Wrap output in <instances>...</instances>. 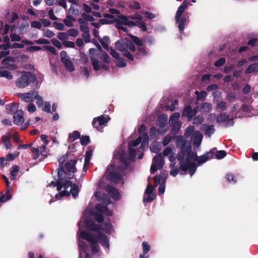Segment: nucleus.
<instances>
[{
  "mask_svg": "<svg viewBox=\"0 0 258 258\" xmlns=\"http://www.w3.org/2000/svg\"><path fill=\"white\" fill-rule=\"evenodd\" d=\"M167 175V173L166 172H162L159 176H156L154 178V182L156 185L158 184H160L158 188V194L159 195L163 194L165 191V182Z\"/></svg>",
  "mask_w": 258,
  "mask_h": 258,
  "instance_id": "obj_14",
  "label": "nucleus"
},
{
  "mask_svg": "<svg viewBox=\"0 0 258 258\" xmlns=\"http://www.w3.org/2000/svg\"><path fill=\"white\" fill-rule=\"evenodd\" d=\"M226 155V152L223 150L219 151L216 153V157L218 159L223 158Z\"/></svg>",
  "mask_w": 258,
  "mask_h": 258,
  "instance_id": "obj_55",
  "label": "nucleus"
},
{
  "mask_svg": "<svg viewBox=\"0 0 258 258\" xmlns=\"http://www.w3.org/2000/svg\"><path fill=\"white\" fill-rule=\"evenodd\" d=\"M102 229L103 231H104L107 233L111 232V231L112 230V226L110 223L107 222L103 224V227L102 228Z\"/></svg>",
  "mask_w": 258,
  "mask_h": 258,
  "instance_id": "obj_48",
  "label": "nucleus"
},
{
  "mask_svg": "<svg viewBox=\"0 0 258 258\" xmlns=\"http://www.w3.org/2000/svg\"><path fill=\"white\" fill-rule=\"evenodd\" d=\"M100 41L103 48L108 50V44L109 43V37L107 36H104L102 39L100 40Z\"/></svg>",
  "mask_w": 258,
  "mask_h": 258,
  "instance_id": "obj_38",
  "label": "nucleus"
},
{
  "mask_svg": "<svg viewBox=\"0 0 258 258\" xmlns=\"http://www.w3.org/2000/svg\"><path fill=\"white\" fill-rule=\"evenodd\" d=\"M74 19H72L70 17H68L67 19H64L63 23L65 25L68 27H72L73 26V21Z\"/></svg>",
  "mask_w": 258,
  "mask_h": 258,
  "instance_id": "obj_53",
  "label": "nucleus"
},
{
  "mask_svg": "<svg viewBox=\"0 0 258 258\" xmlns=\"http://www.w3.org/2000/svg\"><path fill=\"white\" fill-rule=\"evenodd\" d=\"M19 170V168L17 165H14L12 167V170L11 171L10 179L13 180L14 179L17 174Z\"/></svg>",
  "mask_w": 258,
  "mask_h": 258,
  "instance_id": "obj_42",
  "label": "nucleus"
},
{
  "mask_svg": "<svg viewBox=\"0 0 258 258\" xmlns=\"http://www.w3.org/2000/svg\"><path fill=\"white\" fill-rule=\"evenodd\" d=\"M180 117V114L178 112H175L173 113L169 118V123H172L176 122H180L178 121V119Z\"/></svg>",
  "mask_w": 258,
  "mask_h": 258,
  "instance_id": "obj_41",
  "label": "nucleus"
},
{
  "mask_svg": "<svg viewBox=\"0 0 258 258\" xmlns=\"http://www.w3.org/2000/svg\"><path fill=\"white\" fill-rule=\"evenodd\" d=\"M3 141L4 143L7 148H11L12 144L10 141L9 137L8 136H4L3 137Z\"/></svg>",
  "mask_w": 258,
  "mask_h": 258,
  "instance_id": "obj_47",
  "label": "nucleus"
},
{
  "mask_svg": "<svg viewBox=\"0 0 258 258\" xmlns=\"http://www.w3.org/2000/svg\"><path fill=\"white\" fill-rule=\"evenodd\" d=\"M32 78V75L29 72L24 73L20 78L16 81V85L19 88H24L27 86Z\"/></svg>",
  "mask_w": 258,
  "mask_h": 258,
  "instance_id": "obj_16",
  "label": "nucleus"
},
{
  "mask_svg": "<svg viewBox=\"0 0 258 258\" xmlns=\"http://www.w3.org/2000/svg\"><path fill=\"white\" fill-rule=\"evenodd\" d=\"M84 225L87 229L95 231H98L100 229L98 226L94 224V221L88 218L86 213L84 214L81 221L78 223L79 230L78 234L79 237V246L80 247V256H82L83 253H85V258H91L89 254L87 253H86V250L87 247L85 243L81 240V238L85 239L90 243L92 252L93 254L99 251V246L97 244L98 241L99 242L102 246L109 249V245L106 236L99 233L98 237H95L89 233L81 230L82 227H83Z\"/></svg>",
  "mask_w": 258,
  "mask_h": 258,
  "instance_id": "obj_2",
  "label": "nucleus"
},
{
  "mask_svg": "<svg viewBox=\"0 0 258 258\" xmlns=\"http://www.w3.org/2000/svg\"><path fill=\"white\" fill-rule=\"evenodd\" d=\"M197 113V110L192 109L190 106H187L185 107L183 115L186 116L188 118H191Z\"/></svg>",
  "mask_w": 258,
  "mask_h": 258,
  "instance_id": "obj_28",
  "label": "nucleus"
},
{
  "mask_svg": "<svg viewBox=\"0 0 258 258\" xmlns=\"http://www.w3.org/2000/svg\"><path fill=\"white\" fill-rule=\"evenodd\" d=\"M188 3L186 2H184L181 6H180L175 16V20L176 22L178 24V28L180 31H182L184 28V26L186 23V19L185 18H181V15L185 11V9L187 8Z\"/></svg>",
  "mask_w": 258,
  "mask_h": 258,
  "instance_id": "obj_11",
  "label": "nucleus"
},
{
  "mask_svg": "<svg viewBox=\"0 0 258 258\" xmlns=\"http://www.w3.org/2000/svg\"><path fill=\"white\" fill-rule=\"evenodd\" d=\"M67 154L63 155L58 159L59 170L58 171V179L56 183L51 182L49 186H57V190L59 194L56 195V198L68 196L71 194L74 197L78 196V186L76 184V179L74 178V173L77 169L75 165L77 160H68Z\"/></svg>",
  "mask_w": 258,
  "mask_h": 258,
  "instance_id": "obj_1",
  "label": "nucleus"
},
{
  "mask_svg": "<svg viewBox=\"0 0 258 258\" xmlns=\"http://www.w3.org/2000/svg\"><path fill=\"white\" fill-rule=\"evenodd\" d=\"M32 27L40 29L42 27V24L40 22L37 21H33L30 23Z\"/></svg>",
  "mask_w": 258,
  "mask_h": 258,
  "instance_id": "obj_52",
  "label": "nucleus"
},
{
  "mask_svg": "<svg viewBox=\"0 0 258 258\" xmlns=\"http://www.w3.org/2000/svg\"><path fill=\"white\" fill-rule=\"evenodd\" d=\"M78 19H82L83 21L86 22L88 21L92 22L94 20V19L92 16L87 15L85 13H83L81 16V18H80Z\"/></svg>",
  "mask_w": 258,
  "mask_h": 258,
  "instance_id": "obj_44",
  "label": "nucleus"
},
{
  "mask_svg": "<svg viewBox=\"0 0 258 258\" xmlns=\"http://www.w3.org/2000/svg\"><path fill=\"white\" fill-rule=\"evenodd\" d=\"M106 190L114 200H118L119 199L120 194L117 189L114 187L107 185L106 187Z\"/></svg>",
  "mask_w": 258,
  "mask_h": 258,
  "instance_id": "obj_23",
  "label": "nucleus"
},
{
  "mask_svg": "<svg viewBox=\"0 0 258 258\" xmlns=\"http://www.w3.org/2000/svg\"><path fill=\"white\" fill-rule=\"evenodd\" d=\"M258 71V63H253L250 65L246 70V74H250Z\"/></svg>",
  "mask_w": 258,
  "mask_h": 258,
  "instance_id": "obj_34",
  "label": "nucleus"
},
{
  "mask_svg": "<svg viewBox=\"0 0 258 258\" xmlns=\"http://www.w3.org/2000/svg\"><path fill=\"white\" fill-rule=\"evenodd\" d=\"M41 49V47L38 46H32L27 48V51L28 52L37 51Z\"/></svg>",
  "mask_w": 258,
  "mask_h": 258,
  "instance_id": "obj_64",
  "label": "nucleus"
},
{
  "mask_svg": "<svg viewBox=\"0 0 258 258\" xmlns=\"http://www.w3.org/2000/svg\"><path fill=\"white\" fill-rule=\"evenodd\" d=\"M104 17L106 19L100 20L99 23H92V25L95 27H99L100 24L110 23L115 20L114 17L110 14H105Z\"/></svg>",
  "mask_w": 258,
  "mask_h": 258,
  "instance_id": "obj_19",
  "label": "nucleus"
},
{
  "mask_svg": "<svg viewBox=\"0 0 258 258\" xmlns=\"http://www.w3.org/2000/svg\"><path fill=\"white\" fill-rule=\"evenodd\" d=\"M131 37L134 43L139 46V48L138 49V51H140L141 54L146 55L147 54V52L144 47L143 46V43L142 41H141L138 37L136 36H132Z\"/></svg>",
  "mask_w": 258,
  "mask_h": 258,
  "instance_id": "obj_27",
  "label": "nucleus"
},
{
  "mask_svg": "<svg viewBox=\"0 0 258 258\" xmlns=\"http://www.w3.org/2000/svg\"><path fill=\"white\" fill-rule=\"evenodd\" d=\"M10 36L12 41H20L21 39V37L16 33L12 34Z\"/></svg>",
  "mask_w": 258,
  "mask_h": 258,
  "instance_id": "obj_59",
  "label": "nucleus"
},
{
  "mask_svg": "<svg viewBox=\"0 0 258 258\" xmlns=\"http://www.w3.org/2000/svg\"><path fill=\"white\" fill-rule=\"evenodd\" d=\"M37 100L36 103L38 106H40L43 105V99L42 98L39 96L37 92L34 94V98Z\"/></svg>",
  "mask_w": 258,
  "mask_h": 258,
  "instance_id": "obj_49",
  "label": "nucleus"
},
{
  "mask_svg": "<svg viewBox=\"0 0 258 258\" xmlns=\"http://www.w3.org/2000/svg\"><path fill=\"white\" fill-rule=\"evenodd\" d=\"M109 119L110 118L108 115H101L93 119L92 124L97 130L101 131Z\"/></svg>",
  "mask_w": 258,
  "mask_h": 258,
  "instance_id": "obj_13",
  "label": "nucleus"
},
{
  "mask_svg": "<svg viewBox=\"0 0 258 258\" xmlns=\"http://www.w3.org/2000/svg\"><path fill=\"white\" fill-rule=\"evenodd\" d=\"M57 37L61 40H64L68 39V35L66 33L59 32L57 34Z\"/></svg>",
  "mask_w": 258,
  "mask_h": 258,
  "instance_id": "obj_61",
  "label": "nucleus"
},
{
  "mask_svg": "<svg viewBox=\"0 0 258 258\" xmlns=\"http://www.w3.org/2000/svg\"><path fill=\"white\" fill-rule=\"evenodd\" d=\"M18 108V104L16 103L11 104L7 106V110L8 112L12 113Z\"/></svg>",
  "mask_w": 258,
  "mask_h": 258,
  "instance_id": "obj_45",
  "label": "nucleus"
},
{
  "mask_svg": "<svg viewBox=\"0 0 258 258\" xmlns=\"http://www.w3.org/2000/svg\"><path fill=\"white\" fill-rule=\"evenodd\" d=\"M143 16L148 19H153L155 17V16L153 14L147 12L142 13V15L137 14L131 18L132 19L136 20V22L135 23L130 20L127 17L121 16L116 23V27L124 32H126L127 30L125 27L126 26L133 27L135 25H138L143 31H146V26L145 23L142 20Z\"/></svg>",
  "mask_w": 258,
  "mask_h": 258,
  "instance_id": "obj_5",
  "label": "nucleus"
},
{
  "mask_svg": "<svg viewBox=\"0 0 258 258\" xmlns=\"http://www.w3.org/2000/svg\"><path fill=\"white\" fill-rule=\"evenodd\" d=\"M172 137L170 135L165 136L162 140V144L164 146L167 145L171 141Z\"/></svg>",
  "mask_w": 258,
  "mask_h": 258,
  "instance_id": "obj_56",
  "label": "nucleus"
},
{
  "mask_svg": "<svg viewBox=\"0 0 258 258\" xmlns=\"http://www.w3.org/2000/svg\"><path fill=\"white\" fill-rule=\"evenodd\" d=\"M212 108V105L211 103L205 102L202 104L200 107V110L203 113H207L210 112Z\"/></svg>",
  "mask_w": 258,
  "mask_h": 258,
  "instance_id": "obj_32",
  "label": "nucleus"
},
{
  "mask_svg": "<svg viewBox=\"0 0 258 258\" xmlns=\"http://www.w3.org/2000/svg\"><path fill=\"white\" fill-rule=\"evenodd\" d=\"M43 35L47 38H52L54 36V33L50 30L46 29L44 30Z\"/></svg>",
  "mask_w": 258,
  "mask_h": 258,
  "instance_id": "obj_54",
  "label": "nucleus"
},
{
  "mask_svg": "<svg viewBox=\"0 0 258 258\" xmlns=\"http://www.w3.org/2000/svg\"><path fill=\"white\" fill-rule=\"evenodd\" d=\"M42 106V109L47 112H50V103L48 102H44Z\"/></svg>",
  "mask_w": 258,
  "mask_h": 258,
  "instance_id": "obj_50",
  "label": "nucleus"
},
{
  "mask_svg": "<svg viewBox=\"0 0 258 258\" xmlns=\"http://www.w3.org/2000/svg\"><path fill=\"white\" fill-rule=\"evenodd\" d=\"M78 0H68V2L72 3V6L69 10L70 14L73 16H77L79 14V10L77 8L78 7L77 2Z\"/></svg>",
  "mask_w": 258,
  "mask_h": 258,
  "instance_id": "obj_24",
  "label": "nucleus"
},
{
  "mask_svg": "<svg viewBox=\"0 0 258 258\" xmlns=\"http://www.w3.org/2000/svg\"><path fill=\"white\" fill-rule=\"evenodd\" d=\"M93 151L92 149H89L86 152L85 157V163L84 164L83 171L86 172L87 170V166L89 164L90 160L92 156Z\"/></svg>",
  "mask_w": 258,
  "mask_h": 258,
  "instance_id": "obj_29",
  "label": "nucleus"
},
{
  "mask_svg": "<svg viewBox=\"0 0 258 258\" xmlns=\"http://www.w3.org/2000/svg\"><path fill=\"white\" fill-rule=\"evenodd\" d=\"M131 37L134 43L139 46V48L138 49V51H140L141 54L146 55L147 54V52L144 47L143 46V43L142 41H141L138 37L136 36H132Z\"/></svg>",
  "mask_w": 258,
  "mask_h": 258,
  "instance_id": "obj_26",
  "label": "nucleus"
},
{
  "mask_svg": "<svg viewBox=\"0 0 258 258\" xmlns=\"http://www.w3.org/2000/svg\"><path fill=\"white\" fill-rule=\"evenodd\" d=\"M114 161L116 163L119 162L120 166L111 164L109 166L106 171V176L110 181L119 183L121 180V176L118 171L126 167L127 165V158L124 151L119 149L116 150L114 155Z\"/></svg>",
  "mask_w": 258,
  "mask_h": 258,
  "instance_id": "obj_4",
  "label": "nucleus"
},
{
  "mask_svg": "<svg viewBox=\"0 0 258 258\" xmlns=\"http://www.w3.org/2000/svg\"><path fill=\"white\" fill-rule=\"evenodd\" d=\"M143 249V253L144 254H146L150 250V246L148 244L147 242H143L142 243Z\"/></svg>",
  "mask_w": 258,
  "mask_h": 258,
  "instance_id": "obj_58",
  "label": "nucleus"
},
{
  "mask_svg": "<svg viewBox=\"0 0 258 258\" xmlns=\"http://www.w3.org/2000/svg\"><path fill=\"white\" fill-rule=\"evenodd\" d=\"M217 110L218 111H223L226 108V103L224 101H221L217 104Z\"/></svg>",
  "mask_w": 258,
  "mask_h": 258,
  "instance_id": "obj_46",
  "label": "nucleus"
},
{
  "mask_svg": "<svg viewBox=\"0 0 258 258\" xmlns=\"http://www.w3.org/2000/svg\"><path fill=\"white\" fill-rule=\"evenodd\" d=\"M169 124L172 126L171 132L174 134L177 133L181 125V122H176Z\"/></svg>",
  "mask_w": 258,
  "mask_h": 258,
  "instance_id": "obj_33",
  "label": "nucleus"
},
{
  "mask_svg": "<svg viewBox=\"0 0 258 258\" xmlns=\"http://www.w3.org/2000/svg\"><path fill=\"white\" fill-rule=\"evenodd\" d=\"M65 67L70 72H72L74 70V67L70 59H67L62 62Z\"/></svg>",
  "mask_w": 258,
  "mask_h": 258,
  "instance_id": "obj_39",
  "label": "nucleus"
},
{
  "mask_svg": "<svg viewBox=\"0 0 258 258\" xmlns=\"http://www.w3.org/2000/svg\"><path fill=\"white\" fill-rule=\"evenodd\" d=\"M80 136V133L78 131H74L73 133L69 135V141L70 142H73L77 139L79 138Z\"/></svg>",
  "mask_w": 258,
  "mask_h": 258,
  "instance_id": "obj_37",
  "label": "nucleus"
},
{
  "mask_svg": "<svg viewBox=\"0 0 258 258\" xmlns=\"http://www.w3.org/2000/svg\"><path fill=\"white\" fill-rule=\"evenodd\" d=\"M176 145V147L181 150L177 156V159L180 161V168L183 171H188L191 176L193 175L197 169L196 161L200 165L206 162L209 159V154L197 157L196 154L190 151V142L186 141L183 136H179L177 138Z\"/></svg>",
  "mask_w": 258,
  "mask_h": 258,
  "instance_id": "obj_3",
  "label": "nucleus"
},
{
  "mask_svg": "<svg viewBox=\"0 0 258 258\" xmlns=\"http://www.w3.org/2000/svg\"><path fill=\"white\" fill-rule=\"evenodd\" d=\"M201 130L205 132V136L208 137H210L215 132L214 126L213 125L203 124Z\"/></svg>",
  "mask_w": 258,
  "mask_h": 258,
  "instance_id": "obj_25",
  "label": "nucleus"
},
{
  "mask_svg": "<svg viewBox=\"0 0 258 258\" xmlns=\"http://www.w3.org/2000/svg\"><path fill=\"white\" fill-rule=\"evenodd\" d=\"M35 92H30L27 93H19L18 97L22 100L26 102H32L34 98Z\"/></svg>",
  "mask_w": 258,
  "mask_h": 258,
  "instance_id": "obj_22",
  "label": "nucleus"
},
{
  "mask_svg": "<svg viewBox=\"0 0 258 258\" xmlns=\"http://www.w3.org/2000/svg\"><path fill=\"white\" fill-rule=\"evenodd\" d=\"M0 77H5L8 80H11L13 79V76L11 73L8 71L4 69L0 70Z\"/></svg>",
  "mask_w": 258,
  "mask_h": 258,
  "instance_id": "obj_35",
  "label": "nucleus"
},
{
  "mask_svg": "<svg viewBox=\"0 0 258 258\" xmlns=\"http://www.w3.org/2000/svg\"><path fill=\"white\" fill-rule=\"evenodd\" d=\"M195 94L197 96L198 100H201L207 96V93L205 91H202L199 92L198 91H195Z\"/></svg>",
  "mask_w": 258,
  "mask_h": 258,
  "instance_id": "obj_51",
  "label": "nucleus"
},
{
  "mask_svg": "<svg viewBox=\"0 0 258 258\" xmlns=\"http://www.w3.org/2000/svg\"><path fill=\"white\" fill-rule=\"evenodd\" d=\"M23 115V111L21 110H18L15 112L13 116L14 122L17 125L23 123L24 120Z\"/></svg>",
  "mask_w": 258,
  "mask_h": 258,
  "instance_id": "obj_21",
  "label": "nucleus"
},
{
  "mask_svg": "<svg viewBox=\"0 0 258 258\" xmlns=\"http://www.w3.org/2000/svg\"><path fill=\"white\" fill-rule=\"evenodd\" d=\"M96 213L94 217L97 221L100 223L103 220L102 215L104 214L106 216H110L111 212L109 211L106 206H102L100 204H97L95 208Z\"/></svg>",
  "mask_w": 258,
  "mask_h": 258,
  "instance_id": "obj_12",
  "label": "nucleus"
},
{
  "mask_svg": "<svg viewBox=\"0 0 258 258\" xmlns=\"http://www.w3.org/2000/svg\"><path fill=\"white\" fill-rule=\"evenodd\" d=\"M194 130L193 126H188L185 132L184 136L187 137L191 136V139L193 141V146L195 148H198L200 145L203 137L199 131Z\"/></svg>",
  "mask_w": 258,
  "mask_h": 258,
  "instance_id": "obj_9",
  "label": "nucleus"
},
{
  "mask_svg": "<svg viewBox=\"0 0 258 258\" xmlns=\"http://www.w3.org/2000/svg\"><path fill=\"white\" fill-rule=\"evenodd\" d=\"M146 127L142 124L139 128V133L143 137H139L135 141L129 144V156L131 160L134 159L137 152L136 147L141 143L140 148L144 150L147 149L149 144V137L148 134L146 133Z\"/></svg>",
  "mask_w": 258,
  "mask_h": 258,
  "instance_id": "obj_6",
  "label": "nucleus"
},
{
  "mask_svg": "<svg viewBox=\"0 0 258 258\" xmlns=\"http://www.w3.org/2000/svg\"><path fill=\"white\" fill-rule=\"evenodd\" d=\"M116 64L119 67H124L126 66V63L125 62L123 59L120 58L119 57L117 59Z\"/></svg>",
  "mask_w": 258,
  "mask_h": 258,
  "instance_id": "obj_63",
  "label": "nucleus"
},
{
  "mask_svg": "<svg viewBox=\"0 0 258 258\" xmlns=\"http://www.w3.org/2000/svg\"><path fill=\"white\" fill-rule=\"evenodd\" d=\"M164 164V160L161 154L155 156L153 159L151 167V172L154 173L157 169H162Z\"/></svg>",
  "mask_w": 258,
  "mask_h": 258,
  "instance_id": "obj_17",
  "label": "nucleus"
},
{
  "mask_svg": "<svg viewBox=\"0 0 258 258\" xmlns=\"http://www.w3.org/2000/svg\"><path fill=\"white\" fill-rule=\"evenodd\" d=\"M78 22L80 24L81 30L87 35H88L89 30L88 27V22L83 21L82 19H78Z\"/></svg>",
  "mask_w": 258,
  "mask_h": 258,
  "instance_id": "obj_31",
  "label": "nucleus"
},
{
  "mask_svg": "<svg viewBox=\"0 0 258 258\" xmlns=\"http://www.w3.org/2000/svg\"><path fill=\"white\" fill-rule=\"evenodd\" d=\"M204 120V118L202 116L198 115L194 119L193 122L194 124H199L201 123Z\"/></svg>",
  "mask_w": 258,
  "mask_h": 258,
  "instance_id": "obj_57",
  "label": "nucleus"
},
{
  "mask_svg": "<svg viewBox=\"0 0 258 258\" xmlns=\"http://www.w3.org/2000/svg\"><path fill=\"white\" fill-rule=\"evenodd\" d=\"M11 199V196L9 194L3 195L0 197V203L5 202Z\"/></svg>",
  "mask_w": 258,
  "mask_h": 258,
  "instance_id": "obj_62",
  "label": "nucleus"
},
{
  "mask_svg": "<svg viewBox=\"0 0 258 258\" xmlns=\"http://www.w3.org/2000/svg\"><path fill=\"white\" fill-rule=\"evenodd\" d=\"M115 48L121 51L125 57L130 60H133V55L128 51V50L132 51L135 50V47L131 40L123 39L118 40L115 43Z\"/></svg>",
  "mask_w": 258,
  "mask_h": 258,
  "instance_id": "obj_8",
  "label": "nucleus"
},
{
  "mask_svg": "<svg viewBox=\"0 0 258 258\" xmlns=\"http://www.w3.org/2000/svg\"><path fill=\"white\" fill-rule=\"evenodd\" d=\"M228 118V115L225 113H221L217 118V121L218 123L224 122Z\"/></svg>",
  "mask_w": 258,
  "mask_h": 258,
  "instance_id": "obj_43",
  "label": "nucleus"
},
{
  "mask_svg": "<svg viewBox=\"0 0 258 258\" xmlns=\"http://www.w3.org/2000/svg\"><path fill=\"white\" fill-rule=\"evenodd\" d=\"M35 43L38 44H49V41L47 39L44 38H40L35 41Z\"/></svg>",
  "mask_w": 258,
  "mask_h": 258,
  "instance_id": "obj_60",
  "label": "nucleus"
},
{
  "mask_svg": "<svg viewBox=\"0 0 258 258\" xmlns=\"http://www.w3.org/2000/svg\"><path fill=\"white\" fill-rule=\"evenodd\" d=\"M29 25L27 22H23L19 26V32L20 33H24L29 28Z\"/></svg>",
  "mask_w": 258,
  "mask_h": 258,
  "instance_id": "obj_36",
  "label": "nucleus"
},
{
  "mask_svg": "<svg viewBox=\"0 0 258 258\" xmlns=\"http://www.w3.org/2000/svg\"><path fill=\"white\" fill-rule=\"evenodd\" d=\"M168 120V116L165 114H162L159 116L157 120V123L158 125L161 128H163V130L160 131L161 134H164L167 130L168 127L165 128L166 126Z\"/></svg>",
  "mask_w": 258,
  "mask_h": 258,
  "instance_id": "obj_18",
  "label": "nucleus"
},
{
  "mask_svg": "<svg viewBox=\"0 0 258 258\" xmlns=\"http://www.w3.org/2000/svg\"><path fill=\"white\" fill-rule=\"evenodd\" d=\"M161 149L160 144L158 143H155L150 146V150L152 152L157 153Z\"/></svg>",
  "mask_w": 258,
  "mask_h": 258,
  "instance_id": "obj_40",
  "label": "nucleus"
},
{
  "mask_svg": "<svg viewBox=\"0 0 258 258\" xmlns=\"http://www.w3.org/2000/svg\"><path fill=\"white\" fill-rule=\"evenodd\" d=\"M98 50H96L95 48H90L89 49V55L90 56V58L92 62V64L94 69L95 71H98L101 68H103L105 70L107 69L106 65H100L99 63V61L97 59L98 57L99 51H100L101 49V46L98 45H97Z\"/></svg>",
  "mask_w": 258,
  "mask_h": 258,
  "instance_id": "obj_10",
  "label": "nucleus"
},
{
  "mask_svg": "<svg viewBox=\"0 0 258 258\" xmlns=\"http://www.w3.org/2000/svg\"><path fill=\"white\" fill-rule=\"evenodd\" d=\"M15 58L14 57L8 56L3 60L4 65L10 70H14L17 69V66L14 63Z\"/></svg>",
  "mask_w": 258,
  "mask_h": 258,
  "instance_id": "obj_20",
  "label": "nucleus"
},
{
  "mask_svg": "<svg viewBox=\"0 0 258 258\" xmlns=\"http://www.w3.org/2000/svg\"><path fill=\"white\" fill-rule=\"evenodd\" d=\"M175 148L174 147H167L163 151V156H167L171 164L169 166L171 168H173L175 165V161L176 159V154L174 152Z\"/></svg>",
  "mask_w": 258,
  "mask_h": 258,
  "instance_id": "obj_15",
  "label": "nucleus"
},
{
  "mask_svg": "<svg viewBox=\"0 0 258 258\" xmlns=\"http://www.w3.org/2000/svg\"><path fill=\"white\" fill-rule=\"evenodd\" d=\"M40 138L42 142V144L38 148H32L31 149L32 152L34 154L33 158L34 159H39L40 161L46 158L49 152V150L46 147L48 144L47 136L42 135Z\"/></svg>",
  "mask_w": 258,
  "mask_h": 258,
  "instance_id": "obj_7",
  "label": "nucleus"
},
{
  "mask_svg": "<svg viewBox=\"0 0 258 258\" xmlns=\"http://www.w3.org/2000/svg\"><path fill=\"white\" fill-rule=\"evenodd\" d=\"M95 197L98 201H102L105 205L110 204V200L107 196L104 194H102L100 192H97L95 194Z\"/></svg>",
  "mask_w": 258,
  "mask_h": 258,
  "instance_id": "obj_30",
  "label": "nucleus"
}]
</instances>
